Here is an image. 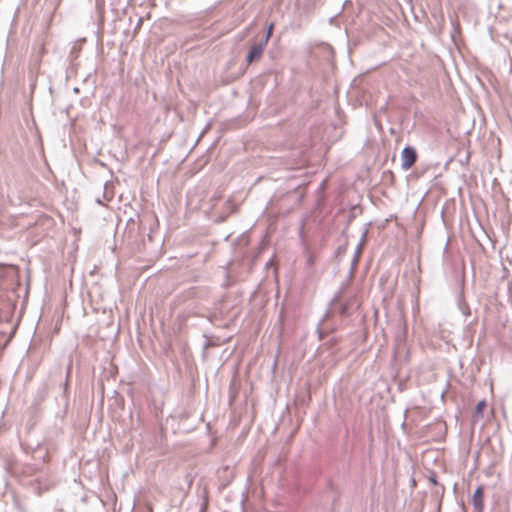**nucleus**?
<instances>
[{"instance_id": "1", "label": "nucleus", "mask_w": 512, "mask_h": 512, "mask_svg": "<svg viewBox=\"0 0 512 512\" xmlns=\"http://www.w3.org/2000/svg\"><path fill=\"white\" fill-rule=\"evenodd\" d=\"M266 46L267 44L262 40L252 44L245 57L246 63L250 65L259 61L264 53Z\"/></svg>"}, {"instance_id": "2", "label": "nucleus", "mask_w": 512, "mask_h": 512, "mask_svg": "<svg viewBox=\"0 0 512 512\" xmlns=\"http://www.w3.org/2000/svg\"><path fill=\"white\" fill-rule=\"evenodd\" d=\"M418 153L414 146L407 144L401 151L400 160H417Z\"/></svg>"}, {"instance_id": "3", "label": "nucleus", "mask_w": 512, "mask_h": 512, "mask_svg": "<svg viewBox=\"0 0 512 512\" xmlns=\"http://www.w3.org/2000/svg\"><path fill=\"white\" fill-rule=\"evenodd\" d=\"M474 508L477 512H482L483 510V489L482 487H478L472 497Z\"/></svg>"}, {"instance_id": "4", "label": "nucleus", "mask_w": 512, "mask_h": 512, "mask_svg": "<svg viewBox=\"0 0 512 512\" xmlns=\"http://www.w3.org/2000/svg\"><path fill=\"white\" fill-rule=\"evenodd\" d=\"M113 187V184L110 182H105L104 184V192H103V199L105 201H110L113 198V192L111 188Z\"/></svg>"}, {"instance_id": "5", "label": "nucleus", "mask_w": 512, "mask_h": 512, "mask_svg": "<svg viewBox=\"0 0 512 512\" xmlns=\"http://www.w3.org/2000/svg\"><path fill=\"white\" fill-rule=\"evenodd\" d=\"M274 23L271 22L267 25L266 27V30H265V34L261 37L260 40L264 41L266 44H268L271 36H272V33H273V30H274Z\"/></svg>"}, {"instance_id": "6", "label": "nucleus", "mask_w": 512, "mask_h": 512, "mask_svg": "<svg viewBox=\"0 0 512 512\" xmlns=\"http://www.w3.org/2000/svg\"><path fill=\"white\" fill-rule=\"evenodd\" d=\"M377 157L382 158V160H389V158H390L391 161H394L396 159V151L394 150L391 155L389 154V152L384 153V154L379 152Z\"/></svg>"}, {"instance_id": "7", "label": "nucleus", "mask_w": 512, "mask_h": 512, "mask_svg": "<svg viewBox=\"0 0 512 512\" xmlns=\"http://www.w3.org/2000/svg\"><path fill=\"white\" fill-rule=\"evenodd\" d=\"M485 405H486V402L484 400L478 402V404L476 405V409H475L476 414H481Z\"/></svg>"}, {"instance_id": "8", "label": "nucleus", "mask_w": 512, "mask_h": 512, "mask_svg": "<svg viewBox=\"0 0 512 512\" xmlns=\"http://www.w3.org/2000/svg\"><path fill=\"white\" fill-rule=\"evenodd\" d=\"M415 162H401V169L403 171L409 170Z\"/></svg>"}, {"instance_id": "9", "label": "nucleus", "mask_w": 512, "mask_h": 512, "mask_svg": "<svg viewBox=\"0 0 512 512\" xmlns=\"http://www.w3.org/2000/svg\"><path fill=\"white\" fill-rule=\"evenodd\" d=\"M346 311H347V306H346V305H344V304H343V305H341V307H340V312H341V314H343V315H344V314H346Z\"/></svg>"}, {"instance_id": "10", "label": "nucleus", "mask_w": 512, "mask_h": 512, "mask_svg": "<svg viewBox=\"0 0 512 512\" xmlns=\"http://www.w3.org/2000/svg\"><path fill=\"white\" fill-rule=\"evenodd\" d=\"M360 251H361V245L359 244V245H358V247H357V249H356V252H357V253H356V256H355V258H354V262H356V261H357V257H358V254L360 253Z\"/></svg>"}, {"instance_id": "11", "label": "nucleus", "mask_w": 512, "mask_h": 512, "mask_svg": "<svg viewBox=\"0 0 512 512\" xmlns=\"http://www.w3.org/2000/svg\"><path fill=\"white\" fill-rule=\"evenodd\" d=\"M430 480H431V482H433L434 484H436V477H435V476L430 477Z\"/></svg>"}, {"instance_id": "12", "label": "nucleus", "mask_w": 512, "mask_h": 512, "mask_svg": "<svg viewBox=\"0 0 512 512\" xmlns=\"http://www.w3.org/2000/svg\"><path fill=\"white\" fill-rule=\"evenodd\" d=\"M96 202H97L98 204H103V201H102L99 197H97V198H96Z\"/></svg>"}, {"instance_id": "13", "label": "nucleus", "mask_w": 512, "mask_h": 512, "mask_svg": "<svg viewBox=\"0 0 512 512\" xmlns=\"http://www.w3.org/2000/svg\"><path fill=\"white\" fill-rule=\"evenodd\" d=\"M209 127H210V123H208V124L205 126L204 130L202 131V134H203V133H204V132L209 128Z\"/></svg>"}, {"instance_id": "14", "label": "nucleus", "mask_w": 512, "mask_h": 512, "mask_svg": "<svg viewBox=\"0 0 512 512\" xmlns=\"http://www.w3.org/2000/svg\"><path fill=\"white\" fill-rule=\"evenodd\" d=\"M447 160L452 161V160H454V157L450 156Z\"/></svg>"}, {"instance_id": "15", "label": "nucleus", "mask_w": 512, "mask_h": 512, "mask_svg": "<svg viewBox=\"0 0 512 512\" xmlns=\"http://www.w3.org/2000/svg\"><path fill=\"white\" fill-rule=\"evenodd\" d=\"M469 158H470V155L467 154L466 157H465V160H469Z\"/></svg>"}]
</instances>
